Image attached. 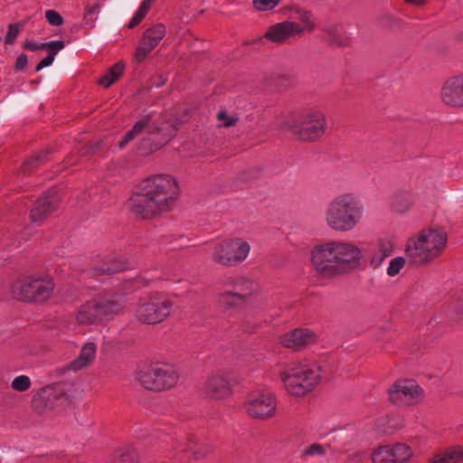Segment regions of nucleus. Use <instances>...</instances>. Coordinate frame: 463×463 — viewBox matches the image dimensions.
I'll use <instances>...</instances> for the list:
<instances>
[{
    "mask_svg": "<svg viewBox=\"0 0 463 463\" xmlns=\"http://www.w3.org/2000/svg\"><path fill=\"white\" fill-rule=\"evenodd\" d=\"M178 193V184L173 176L157 175L140 184L138 191L129 198V209L140 219L148 220L170 210Z\"/></svg>",
    "mask_w": 463,
    "mask_h": 463,
    "instance_id": "obj_1",
    "label": "nucleus"
},
{
    "mask_svg": "<svg viewBox=\"0 0 463 463\" xmlns=\"http://www.w3.org/2000/svg\"><path fill=\"white\" fill-rule=\"evenodd\" d=\"M361 250L348 242L330 241L312 250V264L320 275L332 278L348 273L360 266Z\"/></svg>",
    "mask_w": 463,
    "mask_h": 463,
    "instance_id": "obj_2",
    "label": "nucleus"
},
{
    "mask_svg": "<svg viewBox=\"0 0 463 463\" xmlns=\"http://www.w3.org/2000/svg\"><path fill=\"white\" fill-rule=\"evenodd\" d=\"M447 241V233L441 229L422 230L417 236L411 237L407 241L406 259L414 266L429 264L440 255Z\"/></svg>",
    "mask_w": 463,
    "mask_h": 463,
    "instance_id": "obj_3",
    "label": "nucleus"
},
{
    "mask_svg": "<svg viewBox=\"0 0 463 463\" xmlns=\"http://www.w3.org/2000/svg\"><path fill=\"white\" fill-rule=\"evenodd\" d=\"M363 208L361 201L354 194L338 195L328 204L326 222L335 231H350L360 222Z\"/></svg>",
    "mask_w": 463,
    "mask_h": 463,
    "instance_id": "obj_4",
    "label": "nucleus"
},
{
    "mask_svg": "<svg viewBox=\"0 0 463 463\" xmlns=\"http://www.w3.org/2000/svg\"><path fill=\"white\" fill-rule=\"evenodd\" d=\"M74 398V385L69 382H59L41 388L31 403L36 413L43 414L52 410H66Z\"/></svg>",
    "mask_w": 463,
    "mask_h": 463,
    "instance_id": "obj_5",
    "label": "nucleus"
},
{
    "mask_svg": "<svg viewBox=\"0 0 463 463\" xmlns=\"http://www.w3.org/2000/svg\"><path fill=\"white\" fill-rule=\"evenodd\" d=\"M321 368L318 365L291 364L281 372L280 378L289 393L303 396L311 392L320 382Z\"/></svg>",
    "mask_w": 463,
    "mask_h": 463,
    "instance_id": "obj_6",
    "label": "nucleus"
},
{
    "mask_svg": "<svg viewBox=\"0 0 463 463\" xmlns=\"http://www.w3.org/2000/svg\"><path fill=\"white\" fill-rule=\"evenodd\" d=\"M136 378L145 389L163 392L175 386L179 380V373L171 364L153 363L141 366Z\"/></svg>",
    "mask_w": 463,
    "mask_h": 463,
    "instance_id": "obj_7",
    "label": "nucleus"
},
{
    "mask_svg": "<svg viewBox=\"0 0 463 463\" xmlns=\"http://www.w3.org/2000/svg\"><path fill=\"white\" fill-rule=\"evenodd\" d=\"M327 128L326 118L320 110L309 109L300 115L288 129L297 139L304 142H313L324 136Z\"/></svg>",
    "mask_w": 463,
    "mask_h": 463,
    "instance_id": "obj_8",
    "label": "nucleus"
},
{
    "mask_svg": "<svg viewBox=\"0 0 463 463\" xmlns=\"http://www.w3.org/2000/svg\"><path fill=\"white\" fill-rule=\"evenodd\" d=\"M54 288L52 279L25 277L15 281L11 289L14 298L24 302H43L47 300Z\"/></svg>",
    "mask_w": 463,
    "mask_h": 463,
    "instance_id": "obj_9",
    "label": "nucleus"
},
{
    "mask_svg": "<svg viewBox=\"0 0 463 463\" xmlns=\"http://www.w3.org/2000/svg\"><path fill=\"white\" fill-rule=\"evenodd\" d=\"M174 303L160 295L140 299L135 308V317L142 324L156 325L165 321L172 313Z\"/></svg>",
    "mask_w": 463,
    "mask_h": 463,
    "instance_id": "obj_10",
    "label": "nucleus"
},
{
    "mask_svg": "<svg viewBox=\"0 0 463 463\" xmlns=\"http://www.w3.org/2000/svg\"><path fill=\"white\" fill-rule=\"evenodd\" d=\"M144 118H149L146 133L148 135H159L163 139L159 144L155 145V148L150 147V151L156 150L170 142L176 136L183 124L181 118L168 113L156 115L155 112H151L145 115Z\"/></svg>",
    "mask_w": 463,
    "mask_h": 463,
    "instance_id": "obj_11",
    "label": "nucleus"
},
{
    "mask_svg": "<svg viewBox=\"0 0 463 463\" xmlns=\"http://www.w3.org/2000/svg\"><path fill=\"white\" fill-rule=\"evenodd\" d=\"M250 250V244L241 239L228 240L215 246L212 259L217 264L232 267L242 262Z\"/></svg>",
    "mask_w": 463,
    "mask_h": 463,
    "instance_id": "obj_12",
    "label": "nucleus"
},
{
    "mask_svg": "<svg viewBox=\"0 0 463 463\" xmlns=\"http://www.w3.org/2000/svg\"><path fill=\"white\" fill-rule=\"evenodd\" d=\"M389 400L398 405H411L423 396L422 388L413 380H397L389 389Z\"/></svg>",
    "mask_w": 463,
    "mask_h": 463,
    "instance_id": "obj_13",
    "label": "nucleus"
},
{
    "mask_svg": "<svg viewBox=\"0 0 463 463\" xmlns=\"http://www.w3.org/2000/svg\"><path fill=\"white\" fill-rule=\"evenodd\" d=\"M60 204V198L56 191L50 189L39 197L30 213V219L33 222L42 223Z\"/></svg>",
    "mask_w": 463,
    "mask_h": 463,
    "instance_id": "obj_14",
    "label": "nucleus"
},
{
    "mask_svg": "<svg viewBox=\"0 0 463 463\" xmlns=\"http://www.w3.org/2000/svg\"><path fill=\"white\" fill-rule=\"evenodd\" d=\"M304 28L295 23L284 21L270 25L264 34V38L274 43H284L291 37L301 35Z\"/></svg>",
    "mask_w": 463,
    "mask_h": 463,
    "instance_id": "obj_15",
    "label": "nucleus"
},
{
    "mask_svg": "<svg viewBox=\"0 0 463 463\" xmlns=\"http://www.w3.org/2000/svg\"><path fill=\"white\" fill-rule=\"evenodd\" d=\"M276 400L270 392L260 393L246 405L249 415L257 419H267L274 415Z\"/></svg>",
    "mask_w": 463,
    "mask_h": 463,
    "instance_id": "obj_16",
    "label": "nucleus"
},
{
    "mask_svg": "<svg viewBox=\"0 0 463 463\" xmlns=\"http://www.w3.org/2000/svg\"><path fill=\"white\" fill-rule=\"evenodd\" d=\"M441 100L451 107H463V74L449 77L443 84Z\"/></svg>",
    "mask_w": 463,
    "mask_h": 463,
    "instance_id": "obj_17",
    "label": "nucleus"
},
{
    "mask_svg": "<svg viewBox=\"0 0 463 463\" xmlns=\"http://www.w3.org/2000/svg\"><path fill=\"white\" fill-rule=\"evenodd\" d=\"M232 393V384L223 374L210 376L202 388V394L210 399H224Z\"/></svg>",
    "mask_w": 463,
    "mask_h": 463,
    "instance_id": "obj_18",
    "label": "nucleus"
},
{
    "mask_svg": "<svg viewBox=\"0 0 463 463\" xmlns=\"http://www.w3.org/2000/svg\"><path fill=\"white\" fill-rule=\"evenodd\" d=\"M251 296V291H239L234 286V290H226L219 293L216 297L217 309L223 314H227L230 310L236 309L241 304L246 303Z\"/></svg>",
    "mask_w": 463,
    "mask_h": 463,
    "instance_id": "obj_19",
    "label": "nucleus"
},
{
    "mask_svg": "<svg viewBox=\"0 0 463 463\" xmlns=\"http://www.w3.org/2000/svg\"><path fill=\"white\" fill-rule=\"evenodd\" d=\"M102 319L117 315L124 307V298L118 293H103L94 298Z\"/></svg>",
    "mask_w": 463,
    "mask_h": 463,
    "instance_id": "obj_20",
    "label": "nucleus"
},
{
    "mask_svg": "<svg viewBox=\"0 0 463 463\" xmlns=\"http://www.w3.org/2000/svg\"><path fill=\"white\" fill-rule=\"evenodd\" d=\"M315 337V334L307 328H296L279 337V344L287 348L298 350L307 345Z\"/></svg>",
    "mask_w": 463,
    "mask_h": 463,
    "instance_id": "obj_21",
    "label": "nucleus"
},
{
    "mask_svg": "<svg viewBox=\"0 0 463 463\" xmlns=\"http://www.w3.org/2000/svg\"><path fill=\"white\" fill-rule=\"evenodd\" d=\"M325 41L331 47H348L351 45V38L341 24H330L324 26Z\"/></svg>",
    "mask_w": 463,
    "mask_h": 463,
    "instance_id": "obj_22",
    "label": "nucleus"
},
{
    "mask_svg": "<svg viewBox=\"0 0 463 463\" xmlns=\"http://www.w3.org/2000/svg\"><path fill=\"white\" fill-rule=\"evenodd\" d=\"M179 453L187 454L188 460H202L211 451V448L204 443H199L195 439L189 438L184 445L176 448Z\"/></svg>",
    "mask_w": 463,
    "mask_h": 463,
    "instance_id": "obj_23",
    "label": "nucleus"
},
{
    "mask_svg": "<svg viewBox=\"0 0 463 463\" xmlns=\"http://www.w3.org/2000/svg\"><path fill=\"white\" fill-rule=\"evenodd\" d=\"M127 269V262L114 258H104L99 266H95L89 270L92 276L105 274H116Z\"/></svg>",
    "mask_w": 463,
    "mask_h": 463,
    "instance_id": "obj_24",
    "label": "nucleus"
},
{
    "mask_svg": "<svg viewBox=\"0 0 463 463\" xmlns=\"http://www.w3.org/2000/svg\"><path fill=\"white\" fill-rule=\"evenodd\" d=\"M79 324H94L102 320L94 298L82 305L76 315Z\"/></svg>",
    "mask_w": 463,
    "mask_h": 463,
    "instance_id": "obj_25",
    "label": "nucleus"
},
{
    "mask_svg": "<svg viewBox=\"0 0 463 463\" xmlns=\"http://www.w3.org/2000/svg\"><path fill=\"white\" fill-rule=\"evenodd\" d=\"M51 153L52 149L48 148L34 154L23 163L20 168L21 173L24 175L33 174L35 170L43 165L49 160V156Z\"/></svg>",
    "mask_w": 463,
    "mask_h": 463,
    "instance_id": "obj_26",
    "label": "nucleus"
},
{
    "mask_svg": "<svg viewBox=\"0 0 463 463\" xmlns=\"http://www.w3.org/2000/svg\"><path fill=\"white\" fill-rule=\"evenodd\" d=\"M95 353L96 345L94 343L86 344L80 350L79 356L70 364V369L78 371L89 365L93 361Z\"/></svg>",
    "mask_w": 463,
    "mask_h": 463,
    "instance_id": "obj_27",
    "label": "nucleus"
},
{
    "mask_svg": "<svg viewBox=\"0 0 463 463\" xmlns=\"http://www.w3.org/2000/svg\"><path fill=\"white\" fill-rule=\"evenodd\" d=\"M463 461V447H451L441 455H436L431 463H459Z\"/></svg>",
    "mask_w": 463,
    "mask_h": 463,
    "instance_id": "obj_28",
    "label": "nucleus"
},
{
    "mask_svg": "<svg viewBox=\"0 0 463 463\" xmlns=\"http://www.w3.org/2000/svg\"><path fill=\"white\" fill-rule=\"evenodd\" d=\"M166 34L165 25L163 24H156L152 27L147 28L142 35V40L153 44V47L156 48L163 38Z\"/></svg>",
    "mask_w": 463,
    "mask_h": 463,
    "instance_id": "obj_29",
    "label": "nucleus"
},
{
    "mask_svg": "<svg viewBox=\"0 0 463 463\" xmlns=\"http://www.w3.org/2000/svg\"><path fill=\"white\" fill-rule=\"evenodd\" d=\"M288 10L290 12L291 18L298 19L306 24L305 27H303L304 31L307 30V32H313L315 30L316 25L311 12L298 5L289 6Z\"/></svg>",
    "mask_w": 463,
    "mask_h": 463,
    "instance_id": "obj_30",
    "label": "nucleus"
},
{
    "mask_svg": "<svg viewBox=\"0 0 463 463\" xmlns=\"http://www.w3.org/2000/svg\"><path fill=\"white\" fill-rule=\"evenodd\" d=\"M124 69L125 63L121 61H118L111 66L102 77L99 78V83L105 88H109L121 77Z\"/></svg>",
    "mask_w": 463,
    "mask_h": 463,
    "instance_id": "obj_31",
    "label": "nucleus"
},
{
    "mask_svg": "<svg viewBox=\"0 0 463 463\" xmlns=\"http://www.w3.org/2000/svg\"><path fill=\"white\" fill-rule=\"evenodd\" d=\"M147 120H149V118H144V116H143L138 121H137L134 124V126L132 127V128L129 131H128L124 135L122 139L119 141L118 147L120 149L124 148L129 142L134 140L139 134H141L144 131L146 132L147 122H148Z\"/></svg>",
    "mask_w": 463,
    "mask_h": 463,
    "instance_id": "obj_32",
    "label": "nucleus"
},
{
    "mask_svg": "<svg viewBox=\"0 0 463 463\" xmlns=\"http://www.w3.org/2000/svg\"><path fill=\"white\" fill-rule=\"evenodd\" d=\"M411 204V194L407 192H398L392 199V208L394 212L402 213L406 212Z\"/></svg>",
    "mask_w": 463,
    "mask_h": 463,
    "instance_id": "obj_33",
    "label": "nucleus"
},
{
    "mask_svg": "<svg viewBox=\"0 0 463 463\" xmlns=\"http://www.w3.org/2000/svg\"><path fill=\"white\" fill-rule=\"evenodd\" d=\"M114 457L121 463H135L139 458V453L133 446H126L118 449L114 452Z\"/></svg>",
    "mask_w": 463,
    "mask_h": 463,
    "instance_id": "obj_34",
    "label": "nucleus"
},
{
    "mask_svg": "<svg viewBox=\"0 0 463 463\" xmlns=\"http://www.w3.org/2000/svg\"><path fill=\"white\" fill-rule=\"evenodd\" d=\"M394 458V463H405L412 455L411 448L402 443H396L391 446Z\"/></svg>",
    "mask_w": 463,
    "mask_h": 463,
    "instance_id": "obj_35",
    "label": "nucleus"
},
{
    "mask_svg": "<svg viewBox=\"0 0 463 463\" xmlns=\"http://www.w3.org/2000/svg\"><path fill=\"white\" fill-rule=\"evenodd\" d=\"M373 463H394L391 446H382L372 456Z\"/></svg>",
    "mask_w": 463,
    "mask_h": 463,
    "instance_id": "obj_36",
    "label": "nucleus"
},
{
    "mask_svg": "<svg viewBox=\"0 0 463 463\" xmlns=\"http://www.w3.org/2000/svg\"><path fill=\"white\" fill-rule=\"evenodd\" d=\"M153 44L148 43L142 39L140 40L139 45L136 49V52L134 55V61L137 63L143 62L150 54V52L154 50Z\"/></svg>",
    "mask_w": 463,
    "mask_h": 463,
    "instance_id": "obj_37",
    "label": "nucleus"
},
{
    "mask_svg": "<svg viewBox=\"0 0 463 463\" xmlns=\"http://www.w3.org/2000/svg\"><path fill=\"white\" fill-rule=\"evenodd\" d=\"M11 386L15 391L24 392L30 388L31 380L26 375H20L13 380Z\"/></svg>",
    "mask_w": 463,
    "mask_h": 463,
    "instance_id": "obj_38",
    "label": "nucleus"
},
{
    "mask_svg": "<svg viewBox=\"0 0 463 463\" xmlns=\"http://www.w3.org/2000/svg\"><path fill=\"white\" fill-rule=\"evenodd\" d=\"M65 43L63 41L54 40L45 43V50H47L48 56H51L54 60L55 55L64 48Z\"/></svg>",
    "mask_w": 463,
    "mask_h": 463,
    "instance_id": "obj_39",
    "label": "nucleus"
},
{
    "mask_svg": "<svg viewBox=\"0 0 463 463\" xmlns=\"http://www.w3.org/2000/svg\"><path fill=\"white\" fill-rule=\"evenodd\" d=\"M405 264V259L403 257H396L392 259L387 269L389 276L392 277L397 275Z\"/></svg>",
    "mask_w": 463,
    "mask_h": 463,
    "instance_id": "obj_40",
    "label": "nucleus"
},
{
    "mask_svg": "<svg viewBox=\"0 0 463 463\" xmlns=\"http://www.w3.org/2000/svg\"><path fill=\"white\" fill-rule=\"evenodd\" d=\"M280 0H253V6L259 11H268L275 8Z\"/></svg>",
    "mask_w": 463,
    "mask_h": 463,
    "instance_id": "obj_41",
    "label": "nucleus"
},
{
    "mask_svg": "<svg viewBox=\"0 0 463 463\" xmlns=\"http://www.w3.org/2000/svg\"><path fill=\"white\" fill-rule=\"evenodd\" d=\"M217 118L218 120L222 122V127L224 128L235 126L236 123L239 121V118L237 117L229 116L225 110H220L217 113Z\"/></svg>",
    "mask_w": 463,
    "mask_h": 463,
    "instance_id": "obj_42",
    "label": "nucleus"
},
{
    "mask_svg": "<svg viewBox=\"0 0 463 463\" xmlns=\"http://www.w3.org/2000/svg\"><path fill=\"white\" fill-rule=\"evenodd\" d=\"M100 4L99 3H95L92 5H86L84 14V20L86 21V24H88L89 22L92 23L96 20V17H94V15L100 11Z\"/></svg>",
    "mask_w": 463,
    "mask_h": 463,
    "instance_id": "obj_43",
    "label": "nucleus"
},
{
    "mask_svg": "<svg viewBox=\"0 0 463 463\" xmlns=\"http://www.w3.org/2000/svg\"><path fill=\"white\" fill-rule=\"evenodd\" d=\"M48 23L53 26H60L63 24V17L55 10H48L45 13Z\"/></svg>",
    "mask_w": 463,
    "mask_h": 463,
    "instance_id": "obj_44",
    "label": "nucleus"
},
{
    "mask_svg": "<svg viewBox=\"0 0 463 463\" xmlns=\"http://www.w3.org/2000/svg\"><path fill=\"white\" fill-rule=\"evenodd\" d=\"M19 24H10L8 26V31L5 35V44H13L18 34H19Z\"/></svg>",
    "mask_w": 463,
    "mask_h": 463,
    "instance_id": "obj_45",
    "label": "nucleus"
},
{
    "mask_svg": "<svg viewBox=\"0 0 463 463\" xmlns=\"http://www.w3.org/2000/svg\"><path fill=\"white\" fill-rule=\"evenodd\" d=\"M325 453H326V449H325L324 446H322L321 444H318V443H314V444L307 447L302 451V456H316V455L322 456V455H325Z\"/></svg>",
    "mask_w": 463,
    "mask_h": 463,
    "instance_id": "obj_46",
    "label": "nucleus"
},
{
    "mask_svg": "<svg viewBox=\"0 0 463 463\" xmlns=\"http://www.w3.org/2000/svg\"><path fill=\"white\" fill-rule=\"evenodd\" d=\"M147 13L148 12L146 11L145 6H139L137 13L133 16V18L130 20V22L128 24V28L133 29V28L137 27L142 22V20L146 17Z\"/></svg>",
    "mask_w": 463,
    "mask_h": 463,
    "instance_id": "obj_47",
    "label": "nucleus"
},
{
    "mask_svg": "<svg viewBox=\"0 0 463 463\" xmlns=\"http://www.w3.org/2000/svg\"><path fill=\"white\" fill-rule=\"evenodd\" d=\"M99 147H100L99 143H95V144H91V145H83L79 148V153H80V156H85L96 153L97 151H99Z\"/></svg>",
    "mask_w": 463,
    "mask_h": 463,
    "instance_id": "obj_48",
    "label": "nucleus"
},
{
    "mask_svg": "<svg viewBox=\"0 0 463 463\" xmlns=\"http://www.w3.org/2000/svg\"><path fill=\"white\" fill-rule=\"evenodd\" d=\"M378 246V251L385 258L389 257L393 250V244L390 241H381Z\"/></svg>",
    "mask_w": 463,
    "mask_h": 463,
    "instance_id": "obj_49",
    "label": "nucleus"
},
{
    "mask_svg": "<svg viewBox=\"0 0 463 463\" xmlns=\"http://www.w3.org/2000/svg\"><path fill=\"white\" fill-rule=\"evenodd\" d=\"M23 48L32 52L45 50V43H38L33 40H26L23 44Z\"/></svg>",
    "mask_w": 463,
    "mask_h": 463,
    "instance_id": "obj_50",
    "label": "nucleus"
},
{
    "mask_svg": "<svg viewBox=\"0 0 463 463\" xmlns=\"http://www.w3.org/2000/svg\"><path fill=\"white\" fill-rule=\"evenodd\" d=\"M27 63H28L27 55L25 53H21L15 61L14 69L15 71H22L26 68Z\"/></svg>",
    "mask_w": 463,
    "mask_h": 463,
    "instance_id": "obj_51",
    "label": "nucleus"
},
{
    "mask_svg": "<svg viewBox=\"0 0 463 463\" xmlns=\"http://www.w3.org/2000/svg\"><path fill=\"white\" fill-rule=\"evenodd\" d=\"M260 326L258 322H251L250 320H244L241 322V327L244 333L253 334Z\"/></svg>",
    "mask_w": 463,
    "mask_h": 463,
    "instance_id": "obj_52",
    "label": "nucleus"
},
{
    "mask_svg": "<svg viewBox=\"0 0 463 463\" xmlns=\"http://www.w3.org/2000/svg\"><path fill=\"white\" fill-rule=\"evenodd\" d=\"M383 26L386 28H392L399 24V21L392 15H384L381 19Z\"/></svg>",
    "mask_w": 463,
    "mask_h": 463,
    "instance_id": "obj_53",
    "label": "nucleus"
},
{
    "mask_svg": "<svg viewBox=\"0 0 463 463\" xmlns=\"http://www.w3.org/2000/svg\"><path fill=\"white\" fill-rule=\"evenodd\" d=\"M384 259L385 257L382 256V253L378 251L372 257L370 264L373 269H376L383 263Z\"/></svg>",
    "mask_w": 463,
    "mask_h": 463,
    "instance_id": "obj_54",
    "label": "nucleus"
},
{
    "mask_svg": "<svg viewBox=\"0 0 463 463\" xmlns=\"http://www.w3.org/2000/svg\"><path fill=\"white\" fill-rule=\"evenodd\" d=\"M166 81H167V77L165 75L159 74V75H156L153 79L152 84L156 88H160V87L164 86Z\"/></svg>",
    "mask_w": 463,
    "mask_h": 463,
    "instance_id": "obj_55",
    "label": "nucleus"
},
{
    "mask_svg": "<svg viewBox=\"0 0 463 463\" xmlns=\"http://www.w3.org/2000/svg\"><path fill=\"white\" fill-rule=\"evenodd\" d=\"M53 59L51 58V56H46L45 58H43L40 62L41 64L45 68V67H48L50 65H52V63L53 62Z\"/></svg>",
    "mask_w": 463,
    "mask_h": 463,
    "instance_id": "obj_56",
    "label": "nucleus"
},
{
    "mask_svg": "<svg viewBox=\"0 0 463 463\" xmlns=\"http://www.w3.org/2000/svg\"><path fill=\"white\" fill-rule=\"evenodd\" d=\"M156 0H143V2L141 3L140 6H145L146 7V11L148 12L149 9L151 8L152 4Z\"/></svg>",
    "mask_w": 463,
    "mask_h": 463,
    "instance_id": "obj_57",
    "label": "nucleus"
},
{
    "mask_svg": "<svg viewBox=\"0 0 463 463\" xmlns=\"http://www.w3.org/2000/svg\"><path fill=\"white\" fill-rule=\"evenodd\" d=\"M408 3L414 4L417 5H420L425 3V0H405Z\"/></svg>",
    "mask_w": 463,
    "mask_h": 463,
    "instance_id": "obj_58",
    "label": "nucleus"
},
{
    "mask_svg": "<svg viewBox=\"0 0 463 463\" xmlns=\"http://www.w3.org/2000/svg\"><path fill=\"white\" fill-rule=\"evenodd\" d=\"M44 67L41 64V62H39L37 65H36V68H35V71H40L41 70H43Z\"/></svg>",
    "mask_w": 463,
    "mask_h": 463,
    "instance_id": "obj_59",
    "label": "nucleus"
},
{
    "mask_svg": "<svg viewBox=\"0 0 463 463\" xmlns=\"http://www.w3.org/2000/svg\"><path fill=\"white\" fill-rule=\"evenodd\" d=\"M262 41V38H259L256 41H254L252 43H259Z\"/></svg>",
    "mask_w": 463,
    "mask_h": 463,
    "instance_id": "obj_60",
    "label": "nucleus"
}]
</instances>
